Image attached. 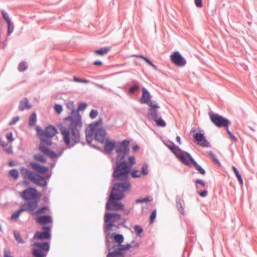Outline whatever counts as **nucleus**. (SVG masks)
Segmentation results:
<instances>
[{
	"label": "nucleus",
	"mask_w": 257,
	"mask_h": 257,
	"mask_svg": "<svg viewBox=\"0 0 257 257\" xmlns=\"http://www.w3.org/2000/svg\"><path fill=\"white\" fill-rule=\"evenodd\" d=\"M114 142L110 140H106L105 142L104 151L107 153H110L115 148Z\"/></svg>",
	"instance_id": "nucleus-18"
},
{
	"label": "nucleus",
	"mask_w": 257,
	"mask_h": 257,
	"mask_svg": "<svg viewBox=\"0 0 257 257\" xmlns=\"http://www.w3.org/2000/svg\"><path fill=\"white\" fill-rule=\"evenodd\" d=\"M98 115V111L96 110L93 109L90 111V117L93 119L95 118Z\"/></svg>",
	"instance_id": "nucleus-49"
},
{
	"label": "nucleus",
	"mask_w": 257,
	"mask_h": 257,
	"mask_svg": "<svg viewBox=\"0 0 257 257\" xmlns=\"http://www.w3.org/2000/svg\"><path fill=\"white\" fill-rule=\"evenodd\" d=\"M37 120V116L35 113H33L31 115L29 118V124L30 126H33Z\"/></svg>",
	"instance_id": "nucleus-29"
},
{
	"label": "nucleus",
	"mask_w": 257,
	"mask_h": 257,
	"mask_svg": "<svg viewBox=\"0 0 257 257\" xmlns=\"http://www.w3.org/2000/svg\"><path fill=\"white\" fill-rule=\"evenodd\" d=\"M47 145L45 142H43L41 141V143L39 146V150L44 154L49 156L51 158H55L57 157L56 154L50 150L47 147L45 146V145Z\"/></svg>",
	"instance_id": "nucleus-14"
},
{
	"label": "nucleus",
	"mask_w": 257,
	"mask_h": 257,
	"mask_svg": "<svg viewBox=\"0 0 257 257\" xmlns=\"http://www.w3.org/2000/svg\"><path fill=\"white\" fill-rule=\"evenodd\" d=\"M14 235H15V238L16 240L17 241V242L18 243H24V241L22 239V238L21 237V235L19 232H18L17 231H15Z\"/></svg>",
	"instance_id": "nucleus-37"
},
{
	"label": "nucleus",
	"mask_w": 257,
	"mask_h": 257,
	"mask_svg": "<svg viewBox=\"0 0 257 257\" xmlns=\"http://www.w3.org/2000/svg\"><path fill=\"white\" fill-rule=\"evenodd\" d=\"M168 147L178 158H179V157L180 156L182 153L183 152L181 151L179 147L174 144L168 146Z\"/></svg>",
	"instance_id": "nucleus-22"
},
{
	"label": "nucleus",
	"mask_w": 257,
	"mask_h": 257,
	"mask_svg": "<svg viewBox=\"0 0 257 257\" xmlns=\"http://www.w3.org/2000/svg\"><path fill=\"white\" fill-rule=\"evenodd\" d=\"M37 221L41 225H44L47 223H51L52 221L51 217L49 215L41 216L37 218Z\"/></svg>",
	"instance_id": "nucleus-19"
},
{
	"label": "nucleus",
	"mask_w": 257,
	"mask_h": 257,
	"mask_svg": "<svg viewBox=\"0 0 257 257\" xmlns=\"http://www.w3.org/2000/svg\"><path fill=\"white\" fill-rule=\"evenodd\" d=\"M131 244L132 245V247H138L139 246V243L134 241H132Z\"/></svg>",
	"instance_id": "nucleus-61"
},
{
	"label": "nucleus",
	"mask_w": 257,
	"mask_h": 257,
	"mask_svg": "<svg viewBox=\"0 0 257 257\" xmlns=\"http://www.w3.org/2000/svg\"><path fill=\"white\" fill-rule=\"evenodd\" d=\"M128 145L129 141L123 140L117 145H115V151L117 153H119L117 157V160H122L128 154Z\"/></svg>",
	"instance_id": "nucleus-6"
},
{
	"label": "nucleus",
	"mask_w": 257,
	"mask_h": 257,
	"mask_svg": "<svg viewBox=\"0 0 257 257\" xmlns=\"http://www.w3.org/2000/svg\"><path fill=\"white\" fill-rule=\"evenodd\" d=\"M204 137V136L203 134L199 133H197L196 134H195L194 136V138L196 141L197 142V143L202 141V139H203Z\"/></svg>",
	"instance_id": "nucleus-41"
},
{
	"label": "nucleus",
	"mask_w": 257,
	"mask_h": 257,
	"mask_svg": "<svg viewBox=\"0 0 257 257\" xmlns=\"http://www.w3.org/2000/svg\"><path fill=\"white\" fill-rule=\"evenodd\" d=\"M34 159L39 162L45 163L46 162V158L43 155L40 154H37L34 155Z\"/></svg>",
	"instance_id": "nucleus-26"
},
{
	"label": "nucleus",
	"mask_w": 257,
	"mask_h": 257,
	"mask_svg": "<svg viewBox=\"0 0 257 257\" xmlns=\"http://www.w3.org/2000/svg\"><path fill=\"white\" fill-rule=\"evenodd\" d=\"M24 211L23 210H22V208L21 206V208L19 210H17L15 212H14L11 216V218L12 219L15 220L17 219L20 216V214Z\"/></svg>",
	"instance_id": "nucleus-32"
},
{
	"label": "nucleus",
	"mask_w": 257,
	"mask_h": 257,
	"mask_svg": "<svg viewBox=\"0 0 257 257\" xmlns=\"http://www.w3.org/2000/svg\"><path fill=\"white\" fill-rule=\"evenodd\" d=\"M37 132L43 142H45L47 146L52 145L51 138L55 136L58 133L57 129L52 125L46 127L44 131L37 127Z\"/></svg>",
	"instance_id": "nucleus-4"
},
{
	"label": "nucleus",
	"mask_w": 257,
	"mask_h": 257,
	"mask_svg": "<svg viewBox=\"0 0 257 257\" xmlns=\"http://www.w3.org/2000/svg\"><path fill=\"white\" fill-rule=\"evenodd\" d=\"M232 169L234 171V172L239 182V183L241 184V185H242L243 184V180L241 178V175L239 174V173L238 172V171L237 170V169L234 167V166H232Z\"/></svg>",
	"instance_id": "nucleus-30"
},
{
	"label": "nucleus",
	"mask_w": 257,
	"mask_h": 257,
	"mask_svg": "<svg viewBox=\"0 0 257 257\" xmlns=\"http://www.w3.org/2000/svg\"><path fill=\"white\" fill-rule=\"evenodd\" d=\"M49 210V207L48 206H43L42 207L37 209V211L36 212V214H41L44 213Z\"/></svg>",
	"instance_id": "nucleus-38"
},
{
	"label": "nucleus",
	"mask_w": 257,
	"mask_h": 257,
	"mask_svg": "<svg viewBox=\"0 0 257 257\" xmlns=\"http://www.w3.org/2000/svg\"><path fill=\"white\" fill-rule=\"evenodd\" d=\"M141 86L139 83H136L133 85L128 89V93L131 94H134L135 92L138 91L140 90Z\"/></svg>",
	"instance_id": "nucleus-23"
},
{
	"label": "nucleus",
	"mask_w": 257,
	"mask_h": 257,
	"mask_svg": "<svg viewBox=\"0 0 257 257\" xmlns=\"http://www.w3.org/2000/svg\"><path fill=\"white\" fill-rule=\"evenodd\" d=\"M120 250H128L130 248L132 247V245L131 243H127L126 244H121L120 245Z\"/></svg>",
	"instance_id": "nucleus-43"
},
{
	"label": "nucleus",
	"mask_w": 257,
	"mask_h": 257,
	"mask_svg": "<svg viewBox=\"0 0 257 257\" xmlns=\"http://www.w3.org/2000/svg\"><path fill=\"white\" fill-rule=\"evenodd\" d=\"M196 183L200 184V185H202V186H204L205 185V182L202 180H197L196 181Z\"/></svg>",
	"instance_id": "nucleus-60"
},
{
	"label": "nucleus",
	"mask_w": 257,
	"mask_h": 257,
	"mask_svg": "<svg viewBox=\"0 0 257 257\" xmlns=\"http://www.w3.org/2000/svg\"><path fill=\"white\" fill-rule=\"evenodd\" d=\"M109 50L110 48L109 47H103L100 49L95 50L94 53L97 55H103L104 54L107 53Z\"/></svg>",
	"instance_id": "nucleus-24"
},
{
	"label": "nucleus",
	"mask_w": 257,
	"mask_h": 257,
	"mask_svg": "<svg viewBox=\"0 0 257 257\" xmlns=\"http://www.w3.org/2000/svg\"><path fill=\"white\" fill-rule=\"evenodd\" d=\"M112 248L115 250L113 251L109 252L107 255V257H124V254L121 252L122 250H120L119 247H118L117 249L116 248V245H113Z\"/></svg>",
	"instance_id": "nucleus-17"
},
{
	"label": "nucleus",
	"mask_w": 257,
	"mask_h": 257,
	"mask_svg": "<svg viewBox=\"0 0 257 257\" xmlns=\"http://www.w3.org/2000/svg\"><path fill=\"white\" fill-rule=\"evenodd\" d=\"M10 174L14 179H17L19 176V172L16 169H12L9 172Z\"/></svg>",
	"instance_id": "nucleus-35"
},
{
	"label": "nucleus",
	"mask_w": 257,
	"mask_h": 257,
	"mask_svg": "<svg viewBox=\"0 0 257 257\" xmlns=\"http://www.w3.org/2000/svg\"><path fill=\"white\" fill-rule=\"evenodd\" d=\"M199 194L201 197H206L208 194V192L207 190H204L202 192H199Z\"/></svg>",
	"instance_id": "nucleus-58"
},
{
	"label": "nucleus",
	"mask_w": 257,
	"mask_h": 257,
	"mask_svg": "<svg viewBox=\"0 0 257 257\" xmlns=\"http://www.w3.org/2000/svg\"><path fill=\"white\" fill-rule=\"evenodd\" d=\"M128 162L131 166L136 163L135 158L133 156L128 158ZM131 167H129L126 162H122L117 165L113 175L117 180L124 181L113 185L109 199L106 204V208L108 210H119L123 209V205L118 203L117 201L122 199L124 195V192L130 190L131 184L127 181L128 174Z\"/></svg>",
	"instance_id": "nucleus-1"
},
{
	"label": "nucleus",
	"mask_w": 257,
	"mask_h": 257,
	"mask_svg": "<svg viewBox=\"0 0 257 257\" xmlns=\"http://www.w3.org/2000/svg\"><path fill=\"white\" fill-rule=\"evenodd\" d=\"M192 164L195 166L196 169L197 171H198L200 174H201L202 175H204L205 174V171L203 168H202L200 166L198 165L197 163L195 161H193Z\"/></svg>",
	"instance_id": "nucleus-33"
},
{
	"label": "nucleus",
	"mask_w": 257,
	"mask_h": 257,
	"mask_svg": "<svg viewBox=\"0 0 257 257\" xmlns=\"http://www.w3.org/2000/svg\"><path fill=\"white\" fill-rule=\"evenodd\" d=\"M209 155L211 158L213 160L214 162L218 165H220V163L218 160L216 159L215 155L212 153H210Z\"/></svg>",
	"instance_id": "nucleus-52"
},
{
	"label": "nucleus",
	"mask_w": 257,
	"mask_h": 257,
	"mask_svg": "<svg viewBox=\"0 0 257 257\" xmlns=\"http://www.w3.org/2000/svg\"><path fill=\"white\" fill-rule=\"evenodd\" d=\"M21 197L26 201L39 199L42 194L35 188L29 187L20 193Z\"/></svg>",
	"instance_id": "nucleus-5"
},
{
	"label": "nucleus",
	"mask_w": 257,
	"mask_h": 257,
	"mask_svg": "<svg viewBox=\"0 0 257 257\" xmlns=\"http://www.w3.org/2000/svg\"><path fill=\"white\" fill-rule=\"evenodd\" d=\"M156 217V210H154L152 212L150 215V222L151 223H152Z\"/></svg>",
	"instance_id": "nucleus-53"
},
{
	"label": "nucleus",
	"mask_w": 257,
	"mask_h": 257,
	"mask_svg": "<svg viewBox=\"0 0 257 257\" xmlns=\"http://www.w3.org/2000/svg\"><path fill=\"white\" fill-rule=\"evenodd\" d=\"M198 144L202 147H208L209 146V143L205 139V137L203 138V139H202V141L199 142L198 143Z\"/></svg>",
	"instance_id": "nucleus-45"
},
{
	"label": "nucleus",
	"mask_w": 257,
	"mask_h": 257,
	"mask_svg": "<svg viewBox=\"0 0 257 257\" xmlns=\"http://www.w3.org/2000/svg\"><path fill=\"white\" fill-rule=\"evenodd\" d=\"M27 66L26 64L24 62H21L18 66V70L20 72H23L25 71L27 69Z\"/></svg>",
	"instance_id": "nucleus-39"
},
{
	"label": "nucleus",
	"mask_w": 257,
	"mask_h": 257,
	"mask_svg": "<svg viewBox=\"0 0 257 257\" xmlns=\"http://www.w3.org/2000/svg\"><path fill=\"white\" fill-rule=\"evenodd\" d=\"M7 139L11 142L13 141L14 139L13 138V133H9L6 135Z\"/></svg>",
	"instance_id": "nucleus-56"
},
{
	"label": "nucleus",
	"mask_w": 257,
	"mask_h": 257,
	"mask_svg": "<svg viewBox=\"0 0 257 257\" xmlns=\"http://www.w3.org/2000/svg\"><path fill=\"white\" fill-rule=\"evenodd\" d=\"M140 101L142 103H146L152 107L156 108L159 107L155 102H152V100H150V97H141Z\"/></svg>",
	"instance_id": "nucleus-20"
},
{
	"label": "nucleus",
	"mask_w": 257,
	"mask_h": 257,
	"mask_svg": "<svg viewBox=\"0 0 257 257\" xmlns=\"http://www.w3.org/2000/svg\"><path fill=\"white\" fill-rule=\"evenodd\" d=\"M195 4L197 8H201L202 7V0H194Z\"/></svg>",
	"instance_id": "nucleus-55"
},
{
	"label": "nucleus",
	"mask_w": 257,
	"mask_h": 257,
	"mask_svg": "<svg viewBox=\"0 0 257 257\" xmlns=\"http://www.w3.org/2000/svg\"><path fill=\"white\" fill-rule=\"evenodd\" d=\"M170 58L171 61L177 66L183 67L186 63L185 59L178 51L174 52Z\"/></svg>",
	"instance_id": "nucleus-11"
},
{
	"label": "nucleus",
	"mask_w": 257,
	"mask_h": 257,
	"mask_svg": "<svg viewBox=\"0 0 257 257\" xmlns=\"http://www.w3.org/2000/svg\"><path fill=\"white\" fill-rule=\"evenodd\" d=\"M54 108V110L58 114L61 113L62 111V107L60 105L55 104Z\"/></svg>",
	"instance_id": "nucleus-47"
},
{
	"label": "nucleus",
	"mask_w": 257,
	"mask_h": 257,
	"mask_svg": "<svg viewBox=\"0 0 257 257\" xmlns=\"http://www.w3.org/2000/svg\"><path fill=\"white\" fill-rule=\"evenodd\" d=\"M20 120V117L19 116L15 117L13 118L12 121L10 122L9 124L10 125H12L15 124L17 122H18Z\"/></svg>",
	"instance_id": "nucleus-54"
},
{
	"label": "nucleus",
	"mask_w": 257,
	"mask_h": 257,
	"mask_svg": "<svg viewBox=\"0 0 257 257\" xmlns=\"http://www.w3.org/2000/svg\"><path fill=\"white\" fill-rule=\"evenodd\" d=\"M93 64L95 66H101L102 65V63L101 61L96 60L93 62Z\"/></svg>",
	"instance_id": "nucleus-59"
},
{
	"label": "nucleus",
	"mask_w": 257,
	"mask_h": 257,
	"mask_svg": "<svg viewBox=\"0 0 257 257\" xmlns=\"http://www.w3.org/2000/svg\"><path fill=\"white\" fill-rule=\"evenodd\" d=\"M31 107V105L29 103L28 100L25 98L21 101L19 105V109L21 111L27 109H29Z\"/></svg>",
	"instance_id": "nucleus-21"
},
{
	"label": "nucleus",
	"mask_w": 257,
	"mask_h": 257,
	"mask_svg": "<svg viewBox=\"0 0 257 257\" xmlns=\"http://www.w3.org/2000/svg\"><path fill=\"white\" fill-rule=\"evenodd\" d=\"M149 115L152 117L154 121L159 117L158 111L155 109H150Z\"/></svg>",
	"instance_id": "nucleus-31"
},
{
	"label": "nucleus",
	"mask_w": 257,
	"mask_h": 257,
	"mask_svg": "<svg viewBox=\"0 0 257 257\" xmlns=\"http://www.w3.org/2000/svg\"><path fill=\"white\" fill-rule=\"evenodd\" d=\"M178 158L183 163L188 166L190 165V163H193L194 161L190 154L185 152H183Z\"/></svg>",
	"instance_id": "nucleus-16"
},
{
	"label": "nucleus",
	"mask_w": 257,
	"mask_h": 257,
	"mask_svg": "<svg viewBox=\"0 0 257 257\" xmlns=\"http://www.w3.org/2000/svg\"><path fill=\"white\" fill-rule=\"evenodd\" d=\"M97 123L91 124V131L93 134H94L95 139L98 142L103 143L104 142L106 133L104 128L100 127L96 128Z\"/></svg>",
	"instance_id": "nucleus-10"
},
{
	"label": "nucleus",
	"mask_w": 257,
	"mask_h": 257,
	"mask_svg": "<svg viewBox=\"0 0 257 257\" xmlns=\"http://www.w3.org/2000/svg\"><path fill=\"white\" fill-rule=\"evenodd\" d=\"M139 149V146H134V147H133V151H134V152H136V151H138Z\"/></svg>",
	"instance_id": "nucleus-64"
},
{
	"label": "nucleus",
	"mask_w": 257,
	"mask_h": 257,
	"mask_svg": "<svg viewBox=\"0 0 257 257\" xmlns=\"http://www.w3.org/2000/svg\"><path fill=\"white\" fill-rule=\"evenodd\" d=\"M1 13L3 18L5 19L6 22H8L9 21H11V19L9 17L8 14L5 11L2 10Z\"/></svg>",
	"instance_id": "nucleus-42"
},
{
	"label": "nucleus",
	"mask_w": 257,
	"mask_h": 257,
	"mask_svg": "<svg viewBox=\"0 0 257 257\" xmlns=\"http://www.w3.org/2000/svg\"><path fill=\"white\" fill-rule=\"evenodd\" d=\"M131 174L133 177H140L142 175L141 172L138 170H133L131 172Z\"/></svg>",
	"instance_id": "nucleus-44"
},
{
	"label": "nucleus",
	"mask_w": 257,
	"mask_h": 257,
	"mask_svg": "<svg viewBox=\"0 0 257 257\" xmlns=\"http://www.w3.org/2000/svg\"><path fill=\"white\" fill-rule=\"evenodd\" d=\"M142 174L143 175H147L148 174V165L144 164L142 167Z\"/></svg>",
	"instance_id": "nucleus-40"
},
{
	"label": "nucleus",
	"mask_w": 257,
	"mask_h": 257,
	"mask_svg": "<svg viewBox=\"0 0 257 257\" xmlns=\"http://www.w3.org/2000/svg\"><path fill=\"white\" fill-rule=\"evenodd\" d=\"M120 219V215L117 213H106L104 215V220L105 222L110 223L107 225V228L112 226L111 223L115 222Z\"/></svg>",
	"instance_id": "nucleus-12"
},
{
	"label": "nucleus",
	"mask_w": 257,
	"mask_h": 257,
	"mask_svg": "<svg viewBox=\"0 0 257 257\" xmlns=\"http://www.w3.org/2000/svg\"><path fill=\"white\" fill-rule=\"evenodd\" d=\"M73 80L76 82L79 83H88L90 82V81L87 79H82L81 78H79L76 76L73 77Z\"/></svg>",
	"instance_id": "nucleus-36"
},
{
	"label": "nucleus",
	"mask_w": 257,
	"mask_h": 257,
	"mask_svg": "<svg viewBox=\"0 0 257 257\" xmlns=\"http://www.w3.org/2000/svg\"><path fill=\"white\" fill-rule=\"evenodd\" d=\"M154 121L158 126L165 127L166 125V123L161 117H159L158 118L155 119Z\"/></svg>",
	"instance_id": "nucleus-28"
},
{
	"label": "nucleus",
	"mask_w": 257,
	"mask_h": 257,
	"mask_svg": "<svg viewBox=\"0 0 257 257\" xmlns=\"http://www.w3.org/2000/svg\"><path fill=\"white\" fill-rule=\"evenodd\" d=\"M39 199H34L33 200L27 201L22 206V210L28 211L31 214H36V212L38 209V202Z\"/></svg>",
	"instance_id": "nucleus-9"
},
{
	"label": "nucleus",
	"mask_w": 257,
	"mask_h": 257,
	"mask_svg": "<svg viewBox=\"0 0 257 257\" xmlns=\"http://www.w3.org/2000/svg\"><path fill=\"white\" fill-rule=\"evenodd\" d=\"M34 245L36 247L33 250V254L35 257H45L43 251L47 252L49 250V244L46 242H35Z\"/></svg>",
	"instance_id": "nucleus-7"
},
{
	"label": "nucleus",
	"mask_w": 257,
	"mask_h": 257,
	"mask_svg": "<svg viewBox=\"0 0 257 257\" xmlns=\"http://www.w3.org/2000/svg\"><path fill=\"white\" fill-rule=\"evenodd\" d=\"M134 229H135V231L136 232V233H137L138 235H139V236H140L141 234L143 232L142 228L141 226H138V225H136L134 227Z\"/></svg>",
	"instance_id": "nucleus-46"
},
{
	"label": "nucleus",
	"mask_w": 257,
	"mask_h": 257,
	"mask_svg": "<svg viewBox=\"0 0 257 257\" xmlns=\"http://www.w3.org/2000/svg\"><path fill=\"white\" fill-rule=\"evenodd\" d=\"M143 94L141 96H151L149 91L145 87L142 88Z\"/></svg>",
	"instance_id": "nucleus-50"
},
{
	"label": "nucleus",
	"mask_w": 257,
	"mask_h": 257,
	"mask_svg": "<svg viewBox=\"0 0 257 257\" xmlns=\"http://www.w3.org/2000/svg\"><path fill=\"white\" fill-rule=\"evenodd\" d=\"M113 239L116 242L118 243V245H117L116 246L120 247V245H121V244L123 241L124 238L122 235L118 234L114 235Z\"/></svg>",
	"instance_id": "nucleus-25"
},
{
	"label": "nucleus",
	"mask_w": 257,
	"mask_h": 257,
	"mask_svg": "<svg viewBox=\"0 0 257 257\" xmlns=\"http://www.w3.org/2000/svg\"><path fill=\"white\" fill-rule=\"evenodd\" d=\"M30 165L36 172L42 174H44L48 172L49 170L48 167L42 166L34 162H31Z\"/></svg>",
	"instance_id": "nucleus-15"
},
{
	"label": "nucleus",
	"mask_w": 257,
	"mask_h": 257,
	"mask_svg": "<svg viewBox=\"0 0 257 257\" xmlns=\"http://www.w3.org/2000/svg\"><path fill=\"white\" fill-rule=\"evenodd\" d=\"M209 115L210 120L216 126L228 128L230 124L228 120L217 113H209Z\"/></svg>",
	"instance_id": "nucleus-8"
},
{
	"label": "nucleus",
	"mask_w": 257,
	"mask_h": 257,
	"mask_svg": "<svg viewBox=\"0 0 257 257\" xmlns=\"http://www.w3.org/2000/svg\"><path fill=\"white\" fill-rule=\"evenodd\" d=\"M133 56L136 57L137 58H141L143 59L150 66L152 65V63H153L152 62L148 57H145L143 55H134Z\"/></svg>",
	"instance_id": "nucleus-34"
},
{
	"label": "nucleus",
	"mask_w": 257,
	"mask_h": 257,
	"mask_svg": "<svg viewBox=\"0 0 257 257\" xmlns=\"http://www.w3.org/2000/svg\"><path fill=\"white\" fill-rule=\"evenodd\" d=\"M2 44H3V47H2L3 49L5 48L6 47V46H7V42L6 41L2 42Z\"/></svg>",
	"instance_id": "nucleus-63"
},
{
	"label": "nucleus",
	"mask_w": 257,
	"mask_h": 257,
	"mask_svg": "<svg viewBox=\"0 0 257 257\" xmlns=\"http://www.w3.org/2000/svg\"><path fill=\"white\" fill-rule=\"evenodd\" d=\"M87 106V104L85 103H80V104L79 105V106L78 107V111L83 110L86 108Z\"/></svg>",
	"instance_id": "nucleus-51"
},
{
	"label": "nucleus",
	"mask_w": 257,
	"mask_h": 257,
	"mask_svg": "<svg viewBox=\"0 0 257 257\" xmlns=\"http://www.w3.org/2000/svg\"><path fill=\"white\" fill-rule=\"evenodd\" d=\"M8 25V30H7V35H10L14 31V25L13 23L10 21L8 22H7Z\"/></svg>",
	"instance_id": "nucleus-27"
},
{
	"label": "nucleus",
	"mask_w": 257,
	"mask_h": 257,
	"mask_svg": "<svg viewBox=\"0 0 257 257\" xmlns=\"http://www.w3.org/2000/svg\"><path fill=\"white\" fill-rule=\"evenodd\" d=\"M4 257H13L11 255V252L9 250L6 249L4 250Z\"/></svg>",
	"instance_id": "nucleus-57"
},
{
	"label": "nucleus",
	"mask_w": 257,
	"mask_h": 257,
	"mask_svg": "<svg viewBox=\"0 0 257 257\" xmlns=\"http://www.w3.org/2000/svg\"><path fill=\"white\" fill-rule=\"evenodd\" d=\"M151 201V200L150 199V197H147L143 199H137L136 202V203H138L147 202H150Z\"/></svg>",
	"instance_id": "nucleus-48"
},
{
	"label": "nucleus",
	"mask_w": 257,
	"mask_h": 257,
	"mask_svg": "<svg viewBox=\"0 0 257 257\" xmlns=\"http://www.w3.org/2000/svg\"><path fill=\"white\" fill-rule=\"evenodd\" d=\"M67 107L71 111V116L66 118L70 122L68 128L62 126L60 129L61 134L66 145H69L71 142L75 143L79 142V133L77 129L81 126V116L75 111L74 102L69 101L66 104Z\"/></svg>",
	"instance_id": "nucleus-2"
},
{
	"label": "nucleus",
	"mask_w": 257,
	"mask_h": 257,
	"mask_svg": "<svg viewBox=\"0 0 257 257\" xmlns=\"http://www.w3.org/2000/svg\"><path fill=\"white\" fill-rule=\"evenodd\" d=\"M44 230L46 231L43 232H37L34 236V239H49L51 238V235L49 233L50 227H44L43 228Z\"/></svg>",
	"instance_id": "nucleus-13"
},
{
	"label": "nucleus",
	"mask_w": 257,
	"mask_h": 257,
	"mask_svg": "<svg viewBox=\"0 0 257 257\" xmlns=\"http://www.w3.org/2000/svg\"><path fill=\"white\" fill-rule=\"evenodd\" d=\"M179 206H180V207L179 208V211L181 212V214H184V208H183V207L180 203H179Z\"/></svg>",
	"instance_id": "nucleus-62"
},
{
	"label": "nucleus",
	"mask_w": 257,
	"mask_h": 257,
	"mask_svg": "<svg viewBox=\"0 0 257 257\" xmlns=\"http://www.w3.org/2000/svg\"><path fill=\"white\" fill-rule=\"evenodd\" d=\"M20 173L25 180L23 182V184L24 185H28V183L26 181V179H28L33 183L40 186H45L47 184V182L44 177L24 167L20 169Z\"/></svg>",
	"instance_id": "nucleus-3"
}]
</instances>
